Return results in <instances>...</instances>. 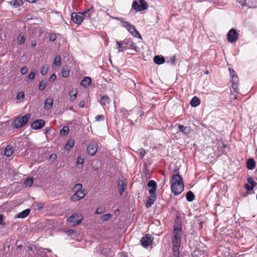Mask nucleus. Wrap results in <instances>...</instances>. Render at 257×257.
Masks as SVG:
<instances>
[{"label":"nucleus","instance_id":"1","mask_svg":"<svg viewBox=\"0 0 257 257\" xmlns=\"http://www.w3.org/2000/svg\"><path fill=\"white\" fill-rule=\"evenodd\" d=\"M184 184L182 177L179 174H174L171 181V190L175 196L181 194L184 190Z\"/></svg>","mask_w":257,"mask_h":257},{"label":"nucleus","instance_id":"2","mask_svg":"<svg viewBox=\"0 0 257 257\" xmlns=\"http://www.w3.org/2000/svg\"><path fill=\"white\" fill-rule=\"evenodd\" d=\"M82 185L80 183L76 184L73 188L74 194L71 196V200L73 201H78L83 198L86 193L84 190H82Z\"/></svg>","mask_w":257,"mask_h":257},{"label":"nucleus","instance_id":"3","mask_svg":"<svg viewBox=\"0 0 257 257\" xmlns=\"http://www.w3.org/2000/svg\"><path fill=\"white\" fill-rule=\"evenodd\" d=\"M31 117V114L27 113L24 116L18 117L15 119L12 125L17 128H20L26 124Z\"/></svg>","mask_w":257,"mask_h":257},{"label":"nucleus","instance_id":"4","mask_svg":"<svg viewBox=\"0 0 257 257\" xmlns=\"http://www.w3.org/2000/svg\"><path fill=\"white\" fill-rule=\"evenodd\" d=\"M181 240V225H174L173 231L172 244L180 245Z\"/></svg>","mask_w":257,"mask_h":257},{"label":"nucleus","instance_id":"5","mask_svg":"<svg viewBox=\"0 0 257 257\" xmlns=\"http://www.w3.org/2000/svg\"><path fill=\"white\" fill-rule=\"evenodd\" d=\"M121 26L126 28V29L132 34L134 36L140 38H142L141 34L136 29L135 27L132 25L128 22L121 21Z\"/></svg>","mask_w":257,"mask_h":257},{"label":"nucleus","instance_id":"6","mask_svg":"<svg viewBox=\"0 0 257 257\" xmlns=\"http://www.w3.org/2000/svg\"><path fill=\"white\" fill-rule=\"evenodd\" d=\"M148 7V5L145 0H136L132 4V8L139 12L146 10Z\"/></svg>","mask_w":257,"mask_h":257},{"label":"nucleus","instance_id":"7","mask_svg":"<svg viewBox=\"0 0 257 257\" xmlns=\"http://www.w3.org/2000/svg\"><path fill=\"white\" fill-rule=\"evenodd\" d=\"M83 219V217L81 214L74 213L67 219V221L73 225H76L79 224Z\"/></svg>","mask_w":257,"mask_h":257},{"label":"nucleus","instance_id":"8","mask_svg":"<svg viewBox=\"0 0 257 257\" xmlns=\"http://www.w3.org/2000/svg\"><path fill=\"white\" fill-rule=\"evenodd\" d=\"M227 40L230 43L236 41L238 39V34L234 29H230L227 34Z\"/></svg>","mask_w":257,"mask_h":257},{"label":"nucleus","instance_id":"9","mask_svg":"<svg viewBox=\"0 0 257 257\" xmlns=\"http://www.w3.org/2000/svg\"><path fill=\"white\" fill-rule=\"evenodd\" d=\"M71 19L76 24L80 25L83 21L84 17L82 13H75L71 14Z\"/></svg>","mask_w":257,"mask_h":257},{"label":"nucleus","instance_id":"10","mask_svg":"<svg viewBox=\"0 0 257 257\" xmlns=\"http://www.w3.org/2000/svg\"><path fill=\"white\" fill-rule=\"evenodd\" d=\"M97 150V144L94 142H90L87 148V153L91 156H94L96 154Z\"/></svg>","mask_w":257,"mask_h":257},{"label":"nucleus","instance_id":"11","mask_svg":"<svg viewBox=\"0 0 257 257\" xmlns=\"http://www.w3.org/2000/svg\"><path fill=\"white\" fill-rule=\"evenodd\" d=\"M242 6H246L249 8L257 7V0H237Z\"/></svg>","mask_w":257,"mask_h":257},{"label":"nucleus","instance_id":"12","mask_svg":"<svg viewBox=\"0 0 257 257\" xmlns=\"http://www.w3.org/2000/svg\"><path fill=\"white\" fill-rule=\"evenodd\" d=\"M45 124V121L43 119H39L31 123V127L34 130H38L43 127Z\"/></svg>","mask_w":257,"mask_h":257},{"label":"nucleus","instance_id":"13","mask_svg":"<svg viewBox=\"0 0 257 257\" xmlns=\"http://www.w3.org/2000/svg\"><path fill=\"white\" fill-rule=\"evenodd\" d=\"M153 239H152V237L150 234H146L145 236H144L141 240V244L144 247H147L150 244H151Z\"/></svg>","mask_w":257,"mask_h":257},{"label":"nucleus","instance_id":"14","mask_svg":"<svg viewBox=\"0 0 257 257\" xmlns=\"http://www.w3.org/2000/svg\"><path fill=\"white\" fill-rule=\"evenodd\" d=\"M148 187H151V189L149 190V192L151 195L155 194L157 189V183L154 180H150L147 184Z\"/></svg>","mask_w":257,"mask_h":257},{"label":"nucleus","instance_id":"15","mask_svg":"<svg viewBox=\"0 0 257 257\" xmlns=\"http://www.w3.org/2000/svg\"><path fill=\"white\" fill-rule=\"evenodd\" d=\"M180 245L173 244L171 257H180Z\"/></svg>","mask_w":257,"mask_h":257},{"label":"nucleus","instance_id":"16","mask_svg":"<svg viewBox=\"0 0 257 257\" xmlns=\"http://www.w3.org/2000/svg\"><path fill=\"white\" fill-rule=\"evenodd\" d=\"M156 199L157 197L155 194L151 195L150 196H149L147 202L146 204V207L147 208L151 207L152 205L154 204L155 201L156 200Z\"/></svg>","mask_w":257,"mask_h":257},{"label":"nucleus","instance_id":"17","mask_svg":"<svg viewBox=\"0 0 257 257\" xmlns=\"http://www.w3.org/2000/svg\"><path fill=\"white\" fill-rule=\"evenodd\" d=\"M126 183L122 180H119L118 181V189L120 195H122L125 189Z\"/></svg>","mask_w":257,"mask_h":257},{"label":"nucleus","instance_id":"18","mask_svg":"<svg viewBox=\"0 0 257 257\" xmlns=\"http://www.w3.org/2000/svg\"><path fill=\"white\" fill-rule=\"evenodd\" d=\"M137 114V115H138L139 114V110L137 109H133V110L130 111L124 110L123 111V116L126 118H128V117H129L130 114Z\"/></svg>","mask_w":257,"mask_h":257},{"label":"nucleus","instance_id":"19","mask_svg":"<svg viewBox=\"0 0 257 257\" xmlns=\"http://www.w3.org/2000/svg\"><path fill=\"white\" fill-rule=\"evenodd\" d=\"M154 62L158 65H161L165 63V59L163 56L159 55L155 56L154 57Z\"/></svg>","mask_w":257,"mask_h":257},{"label":"nucleus","instance_id":"20","mask_svg":"<svg viewBox=\"0 0 257 257\" xmlns=\"http://www.w3.org/2000/svg\"><path fill=\"white\" fill-rule=\"evenodd\" d=\"M53 100L51 98H47L44 102V108L45 109H50L53 105Z\"/></svg>","mask_w":257,"mask_h":257},{"label":"nucleus","instance_id":"21","mask_svg":"<svg viewBox=\"0 0 257 257\" xmlns=\"http://www.w3.org/2000/svg\"><path fill=\"white\" fill-rule=\"evenodd\" d=\"M30 211L31 210L30 209H26L18 214L16 216V217L18 218H24L29 214Z\"/></svg>","mask_w":257,"mask_h":257},{"label":"nucleus","instance_id":"22","mask_svg":"<svg viewBox=\"0 0 257 257\" xmlns=\"http://www.w3.org/2000/svg\"><path fill=\"white\" fill-rule=\"evenodd\" d=\"M246 167L249 170H252L255 166V161L253 159H249L246 162Z\"/></svg>","mask_w":257,"mask_h":257},{"label":"nucleus","instance_id":"23","mask_svg":"<svg viewBox=\"0 0 257 257\" xmlns=\"http://www.w3.org/2000/svg\"><path fill=\"white\" fill-rule=\"evenodd\" d=\"M190 105L192 107H196L200 104V99L197 96H194L190 101Z\"/></svg>","mask_w":257,"mask_h":257},{"label":"nucleus","instance_id":"24","mask_svg":"<svg viewBox=\"0 0 257 257\" xmlns=\"http://www.w3.org/2000/svg\"><path fill=\"white\" fill-rule=\"evenodd\" d=\"M232 82V87L235 92L238 93L239 92V89L237 87V83L238 82V77H235L233 79V81H231Z\"/></svg>","mask_w":257,"mask_h":257},{"label":"nucleus","instance_id":"25","mask_svg":"<svg viewBox=\"0 0 257 257\" xmlns=\"http://www.w3.org/2000/svg\"><path fill=\"white\" fill-rule=\"evenodd\" d=\"M69 95L70 96V100L71 101H74L77 97V90L76 89H72L70 90L69 92Z\"/></svg>","mask_w":257,"mask_h":257},{"label":"nucleus","instance_id":"26","mask_svg":"<svg viewBox=\"0 0 257 257\" xmlns=\"http://www.w3.org/2000/svg\"><path fill=\"white\" fill-rule=\"evenodd\" d=\"M116 44L117 45V49L118 52H122L126 50V47L124 45L123 41H116Z\"/></svg>","mask_w":257,"mask_h":257},{"label":"nucleus","instance_id":"27","mask_svg":"<svg viewBox=\"0 0 257 257\" xmlns=\"http://www.w3.org/2000/svg\"><path fill=\"white\" fill-rule=\"evenodd\" d=\"M99 102L102 105H106L109 103L110 99L107 95H103L100 98Z\"/></svg>","mask_w":257,"mask_h":257},{"label":"nucleus","instance_id":"28","mask_svg":"<svg viewBox=\"0 0 257 257\" xmlns=\"http://www.w3.org/2000/svg\"><path fill=\"white\" fill-rule=\"evenodd\" d=\"M74 145V141L72 139H69L67 140V143L65 145V148L67 150H70Z\"/></svg>","mask_w":257,"mask_h":257},{"label":"nucleus","instance_id":"29","mask_svg":"<svg viewBox=\"0 0 257 257\" xmlns=\"http://www.w3.org/2000/svg\"><path fill=\"white\" fill-rule=\"evenodd\" d=\"M91 82V79L89 77H85L81 81V85L84 87H87Z\"/></svg>","mask_w":257,"mask_h":257},{"label":"nucleus","instance_id":"30","mask_svg":"<svg viewBox=\"0 0 257 257\" xmlns=\"http://www.w3.org/2000/svg\"><path fill=\"white\" fill-rule=\"evenodd\" d=\"M13 153V147L11 145H8L5 149V155L7 157H10Z\"/></svg>","mask_w":257,"mask_h":257},{"label":"nucleus","instance_id":"31","mask_svg":"<svg viewBox=\"0 0 257 257\" xmlns=\"http://www.w3.org/2000/svg\"><path fill=\"white\" fill-rule=\"evenodd\" d=\"M178 127L179 131L184 134H188L190 132V130L189 127L185 126L181 124H179Z\"/></svg>","mask_w":257,"mask_h":257},{"label":"nucleus","instance_id":"32","mask_svg":"<svg viewBox=\"0 0 257 257\" xmlns=\"http://www.w3.org/2000/svg\"><path fill=\"white\" fill-rule=\"evenodd\" d=\"M194 195L191 191H188L186 194V199L189 202H191L194 199Z\"/></svg>","mask_w":257,"mask_h":257},{"label":"nucleus","instance_id":"33","mask_svg":"<svg viewBox=\"0 0 257 257\" xmlns=\"http://www.w3.org/2000/svg\"><path fill=\"white\" fill-rule=\"evenodd\" d=\"M18 41L20 45L23 44L26 41V38L24 34H20L18 37Z\"/></svg>","mask_w":257,"mask_h":257},{"label":"nucleus","instance_id":"34","mask_svg":"<svg viewBox=\"0 0 257 257\" xmlns=\"http://www.w3.org/2000/svg\"><path fill=\"white\" fill-rule=\"evenodd\" d=\"M69 132V128L67 126H63V128L61 130V135L65 136L68 134Z\"/></svg>","mask_w":257,"mask_h":257},{"label":"nucleus","instance_id":"35","mask_svg":"<svg viewBox=\"0 0 257 257\" xmlns=\"http://www.w3.org/2000/svg\"><path fill=\"white\" fill-rule=\"evenodd\" d=\"M53 65L55 66H60L61 65V58L58 55L56 56L54 60Z\"/></svg>","mask_w":257,"mask_h":257},{"label":"nucleus","instance_id":"36","mask_svg":"<svg viewBox=\"0 0 257 257\" xmlns=\"http://www.w3.org/2000/svg\"><path fill=\"white\" fill-rule=\"evenodd\" d=\"M92 9H93V8L92 7H91L90 8L88 9L86 11L83 12L82 13L83 17L84 16V17H89L90 15L92 13Z\"/></svg>","mask_w":257,"mask_h":257},{"label":"nucleus","instance_id":"37","mask_svg":"<svg viewBox=\"0 0 257 257\" xmlns=\"http://www.w3.org/2000/svg\"><path fill=\"white\" fill-rule=\"evenodd\" d=\"M48 70V66L47 65L43 66L41 68V74L42 75H45Z\"/></svg>","mask_w":257,"mask_h":257},{"label":"nucleus","instance_id":"38","mask_svg":"<svg viewBox=\"0 0 257 257\" xmlns=\"http://www.w3.org/2000/svg\"><path fill=\"white\" fill-rule=\"evenodd\" d=\"M33 184V179L31 178H29L26 179L25 182V185L26 186L31 187Z\"/></svg>","mask_w":257,"mask_h":257},{"label":"nucleus","instance_id":"39","mask_svg":"<svg viewBox=\"0 0 257 257\" xmlns=\"http://www.w3.org/2000/svg\"><path fill=\"white\" fill-rule=\"evenodd\" d=\"M137 152L140 155L141 159H143L146 154L145 150L143 148L138 149Z\"/></svg>","mask_w":257,"mask_h":257},{"label":"nucleus","instance_id":"40","mask_svg":"<svg viewBox=\"0 0 257 257\" xmlns=\"http://www.w3.org/2000/svg\"><path fill=\"white\" fill-rule=\"evenodd\" d=\"M247 181L248 183L253 187L256 185V183L254 181L253 178L251 177H248L247 179Z\"/></svg>","mask_w":257,"mask_h":257},{"label":"nucleus","instance_id":"41","mask_svg":"<svg viewBox=\"0 0 257 257\" xmlns=\"http://www.w3.org/2000/svg\"><path fill=\"white\" fill-rule=\"evenodd\" d=\"M124 45H128L130 47H133L134 46V43L130 39H126L124 41H122Z\"/></svg>","mask_w":257,"mask_h":257},{"label":"nucleus","instance_id":"42","mask_svg":"<svg viewBox=\"0 0 257 257\" xmlns=\"http://www.w3.org/2000/svg\"><path fill=\"white\" fill-rule=\"evenodd\" d=\"M46 86V84L43 81H41L39 83V89L40 90H43L45 89Z\"/></svg>","mask_w":257,"mask_h":257},{"label":"nucleus","instance_id":"43","mask_svg":"<svg viewBox=\"0 0 257 257\" xmlns=\"http://www.w3.org/2000/svg\"><path fill=\"white\" fill-rule=\"evenodd\" d=\"M111 214L110 213L104 214L102 216V219L103 221H107L111 217Z\"/></svg>","mask_w":257,"mask_h":257},{"label":"nucleus","instance_id":"44","mask_svg":"<svg viewBox=\"0 0 257 257\" xmlns=\"http://www.w3.org/2000/svg\"><path fill=\"white\" fill-rule=\"evenodd\" d=\"M69 70L63 69L62 71V76L64 78H67L69 75Z\"/></svg>","mask_w":257,"mask_h":257},{"label":"nucleus","instance_id":"45","mask_svg":"<svg viewBox=\"0 0 257 257\" xmlns=\"http://www.w3.org/2000/svg\"><path fill=\"white\" fill-rule=\"evenodd\" d=\"M104 211H105V209L104 208L98 207L95 210V214H100L102 213L103 212H104Z\"/></svg>","mask_w":257,"mask_h":257},{"label":"nucleus","instance_id":"46","mask_svg":"<svg viewBox=\"0 0 257 257\" xmlns=\"http://www.w3.org/2000/svg\"><path fill=\"white\" fill-rule=\"evenodd\" d=\"M95 120L96 121H100V120H104V116L102 114H99L95 116Z\"/></svg>","mask_w":257,"mask_h":257},{"label":"nucleus","instance_id":"47","mask_svg":"<svg viewBox=\"0 0 257 257\" xmlns=\"http://www.w3.org/2000/svg\"><path fill=\"white\" fill-rule=\"evenodd\" d=\"M229 72H230V76L232 77L231 81H233V79L235 77H238L237 75L235 74V71L233 70H231L230 69H229Z\"/></svg>","mask_w":257,"mask_h":257},{"label":"nucleus","instance_id":"48","mask_svg":"<svg viewBox=\"0 0 257 257\" xmlns=\"http://www.w3.org/2000/svg\"><path fill=\"white\" fill-rule=\"evenodd\" d=\"M35 75L36 74L34 72H31L28 75V79L32 81L34 79Z\"/></svg>","mask_w":257,"mask_h":257},{"label":"nucleus","instance_id":"49","mask_svg":"<svg viewBox=\"0 0 257 257\" xmlns=\"http://www.w3.org/2000/svg\"><path fill=\"white\" fill-rule=\"evenodd\" d=\"M28 70V68L26 66H24L21 69V73L22 74L24 75L27 73Z\"/></svg>","mask_w":257,"mask_h":257},{"label":"nucleus","instance_id":"50","mask_svg":"<svg viewBox=\"0 0 257 257\" xmlns=\"http://www.w3.org/2000/svg\"><path fill=\"white\" fill-rule=\"evenodd\" d=\"M138 115L137 114H130L129 117H128L127 119L128 121H133V119H135L137 117Z\"/></svg>","mask_w":257,"mask_h":257},{"label":"nucleus","instance_id":"51","mask_svg":"<svg viewBox=\"0 0 257 257\" xmlns=\"http://www.w3.org/2000/svg\"><path fill=\"white\" fill-rule=\"evenodd\" d=\"M127 83L129 84L130 85H133L134 86H136L135 82L131 79H128L127 80Z\"/></svg>","mask_w":257,"mask_h":257},{"label":"nucleus","instance_id":"52","mask_svg":"<svg viewBox=\"0 0 257 257\" xmlns=\"http://www.w3.org/2000/svg\"><path fill=\"white\" fill-rule=\"evenodd\" d=\"M253 187H254L251 185L250 186L248 184L245 185V188L247 189V191H251L253 189Z\"/></svg>","mask_w":257,"mask_h":257},{"label":"nucleus","instance_id":"53","mask_svg":"<svg viewBox=\"0 0 257 257\" xmlns=\"http://www.w3.org/2000/svg\"><path fill=\"white\" fill-rule=\"evenodd\" d=\"M83 163V159L80 157H78L77 160V164L82 165Z\"/></svg>","mask_w":257,"mask_h":257},{"label":"nucleus","instance_id":"54","mask_svg":"<svg viewBox=\"0 0 257 257\" xmlns=\"http://www.w3.org/2000/svg\"><path fill=\"white\" fill-rule=\"evenodd\" d=\"M56 78H57L56 75L55 74H53L50 77L49 80L53 81L56 79Z\"/></svg>","mask_w":257,"mask_h":257},{"label":"nucleus","instance_id":"55","mask_svg":"<svg viewBox=\"0 0 257 257\" xmlns=\"http://www.w3.org/2000/svg\"><path fill=\"white\" fill-rule=\"evenodd\" d=\"M176 60V57L175 56L171 57L170 59V61L173 64H175Z\"/></svg>","mask_w":257,"mask_h":257},{"label":"nucleus","instance_id":"56","mask_svg":"<svg viewBox=\"0 0 257 257\" xmlns=\"http://www.w3.org/2000/svg\"><path fill=\"white\" fill-rule=\"evenodd\" d=\"M78 105L80 107V108H82L83 107H84L85 106V102L84 100H82L81 101L79 104H78Z\"/></svg>","mask_w":257,"mask_h":257},{"label":"nucleus","instance_id":"57","mask_svg":"<svg viewBox=\"0 0 257 257\" xmlns=\"http://www.w3.org/2000/svg\"><path fill=\"white\" fill-rule=\"evenodd\" d=\"M37 42L36 41H32L31 42V45L32 47H34L36 46Z\"/></svg>","mask_w":257,"mask_h":257},{"label":"nucleus","instance_id":"58","mask_svg":"<svg viewBox=\"0 0 257 257\" xmlns=\"http://www.w3.org/2000/svg\"><path fill=\"white\" fill-rule=\"evenodd\" d=\"M73 230L71 229L68 230V231H66L67 234L69 235H71L73 233Z\"/></svg>","mask_w":257,"mask_h":257},{"label":"nucleus","instance_id":"59","mask_svg":"<svg viewBox=\"0 0 257 257\" xmlns=\"http://www.w3.org/2000/svg\"><path fill=\"white\" fill-rule=\"evenodd\" d=\"M4 220V215L0 214V225L2 224Z\"/></svg>","mask_w":257,"mask_h":257},{"label":"nucleus","instance_id":"60","mask_svg":"<svg viewBox=\"0 0 257 257\" xmlns=\"http://www.w3.org/2000/svg\"><path fill=\"white\" fill-rule=\"evenodd\" d=\"M50 158L55 159L56 158V155L55 154H52L50 156Z\"/></svg>","mask_w":257,"mask_h":257},{"label":"nucleus","instance_id":"61","mask_svg":"<svg viewBox=\"0 0 257 257\" xmlns=\"http://www.w3.org/2000/svg\"><path fill=\"white\" fill-rule=\"evenodd\" d=\"M50 39L51 41H54L55 40V36H53H53H51L50 37Z\"/></svg>","mask_w":257,"mask_h":257},{"label":"nucleus","instance_id":"62","mask_svg":"<svg viewBox=\"0 0 257 257\" xmlns=\"http://www.w3.org/2000/svg\"><path fill=\"white\" fill-rule=\"evenodd\" d=\"M28 249H29L30 250H31V251L33 250V246H32V245H29V246H28Z\"/></svg>","mask_w":257,"mask_h":257},{"label":"nucleus","instance_id":"63","mask_svg":"<svg viewBox=\"0 0 257 257\" xmlns=\"http://www.w3.org/2000/svg\"><path fill=\"white\" fill-rule=\"evenodd\" d=\"M23 247V245L22 244H20L19 245V246H18L17 248H19V249H22Z\"/></svg>","mask_w":257,"mask_h":257},{"label":"nucleus","instance_id":"64","mask_svg":"<svg viewBox=\"0 0 257 257\" xmlns=\"http://www.w3.org/2000/svg\"><path fill=\"white\" fill-rule=\"evenodd\" d=\"M123 257H127V255L125 254V253H123Z\"/></svg>","mask_w":257,"mask_h":257}]
</instances>
